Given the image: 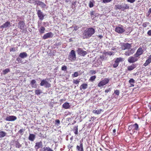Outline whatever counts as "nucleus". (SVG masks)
Listing matches in <instances>:
<instances>
[{"mask_svg":"<svg viewBox=\"0 0 151 151\" xmlns=\"http://www.w3.org/2000/svg\"><path fill=\"white\" fill-rule=\"evenodd\" d=\"M37 14L39 17V19L41 20H42L45 17V15L40 10H37Z\"/></svg>","mask_w":151,"mask_h":151,"instance_id":"0eeeda50","label":"nucleus"},{"mask_svg":"<svg viewBox=\"0 0 151 151\" xmlns=\"http://www.w3.org/2000/svg\"><path fill=\"white\" fill-rule=\"evenodd\" d=\"M79 82V81L78 80H73V82L74 83L76 84H78Z\"/></svg>","mask_w":151,"mask_h":151,"instance_id":"79ce46f5","label":"nucleus"},{"mask_svg":"<svg viewBox=\"0 0 151 151\" xmlns=\"http://www.w3.org/2000/svg\"><path fill=\"white\" fill-rule=\"evenodd\" d=\"M131 86H134V85L132 84H131Z\"/></svg>","mask_w":151,"mask_h":151,"instance_id":"774afa93","label":"nucleus"},{"mask_svg":"<svg viewBox=\"0 0 151 151\" xmlns=\"http://www.w3.org/2000/svg\"><path fill=\"white\" fill-rule=\"evenodd\" d=\"M95 29L92 27L88 28L84 31L82 34L83 39H88L91 37L95 33Z\"/></svg>","mask_w":151,"mask_h":151,"instance_id":"f257e3e1","label":"nucleus"},{"mask_svg":"<svg viewBox=\"0 0 151 151\" xmlns=\"http://www.w3.org/2000/svg\"><path fill=\"white\" fill-rule=\"evenodd\" d=\"M151 63V55H150L148 57V59L143 64V65L146 66Z\"/></svg>","mask_w":151,"mask_h":151,"instance_id":"aec40b11","label":"nucleus"},{"mask_svg":"<svg viewBox=\"0 0 151 151\" xmlns=\"http://www.w3.org/2000/svg\"><path fill=\"white\" fill-rule=\"evenodd\" d=\"M42 146V143L41 142H40L36 143L35 145V148L37 150L39 148L41 147Z\"/></svg>","mask_w":151,"mask_h":151,"instance_id":"412c9836","label":"nucleus"},{"mask_svg":"<svg viewBox=\"0 0 151 151\" xmlns=\"http://www.w3.org/2000/svg\"><path fill=\"white\" fill-rule=\"evenodd\" d=\"M127 1L129 2L133 3L135 1V0H127Z\"/></svg>","mask_w":151,"mask_h":151,"instance_id":"864d4df0","label":"nucleus"},{"mask_svg":"<svg viewBox=\"0 0 151 151\" xmlns=\"http://www.w3.org/2000/svg\"><path fill=\"white\" fill-rule=\"evenodd\" d=\"M41 86H44L45 88H49L50 86V84L48 83L46 79L42 80L40 83Z\"/></svg>","mask_w":151,"mask_h":151,"instance_id":"1a4fd4ad","label":"nucleus"},{"mask_svg":"<svg viewBox=\"0 0 151 151\" xmlns=\"http://www.w3.org/2000/svg\"><path fill=\"white\" fill-rule=\"evenodd\" d=\"M143 50L142 49L141 47H139L137 50V52L135 55L137 56L138 57H140L139 56L142 55L143 53Z\"/></svg>","mask_w":151,"mask_h":151,"instance_id":"ddd939ff","label":"nucleus"},{"mask_svg":"<svg viewBox=\"0 0 151 151\" xmlns=\"http://www.w3.org/2000/svg\"><path fill=\"white\" fill-rule=\"evenodd\" d=\"M114 93L117 95H119V90H116L115 91Z\"/></svg>","mask_w":151,"mask_h":151,"instance_id":"09e8293b","label":"nucleus"},{"mask_svg":"<svg viewBox=\"0 0 151 151\" xmlns=\"http://www.w3.org/2000/svg\"><path fill=\"white\" fill-rule=\"evenodd\" d=\"M129 83H134V80L133 79L131 78L129 81Z\"/></svg>","mask_w":151,"mask_h":151,"instance_id":"8fccbe9b","label":"nucleus"},{"mask_svg":"<svg viewBox=\"0 0 151 151\" xmlns=\"http://www.w3.org/2000/svg\"><path fill=\"white\" fill-rule=\"evenodd\" d=\"M67 69V67L65 66H63L61 68L62 70L64 71L66 70Z\"/></svg>","mask_w":151,"mask_h":151,"instance_id":"c03bdc74","label":"nucleus"},{"mask_svg":"<svg viewBox=\"0 0 151 151\" xmlns=\"http://www.w3.org/2000/svg\"><path fill=\"white\" fill-rule=\"evenodd\" d=\"M148 12L150 13H151V8L149 9L148 11Z\"/></svg>","mask_w":151,"mask_h":151,"instance_id":"e2e57ef3","label":"nucleus"},{"mask_svg":"<svg viewBox=\"0 0 151 151\" xmlns=\"http://www.w3.org/2000/svg\"><path fill=\"white\" fill-rule=\"evenodd\" d=\"M15 145L16 147L17 148H19L22 146L17 141L15 142Z\"/></svg>","mask_w":151,"mask_h":151,"instance_id":"473e14b6","label":"nucleus"},{"mask_svg":"<svg viewBox=\"0 0 151 151\" xmlns=\"http://www.w3.org/2000/svg\"><path fill=\"white\" fill-rule=\"evenodd\" d=\"M131 47L130 44L128 43H125L123 44L122 46V50H124L127 49H128Z\"/></svg>","mask_w":151,"mask_h":151,"instance_id":"2eb2a0df","label":"nucleus"},{"mask_svg":"<svg viewBox=\"0 0 151 151\" xmlns=\"http://www.w3.org/2000/svg\"><path fill=\"white\" fill-rule=\"evenodd\" d=\"M136 65L133 64L130 66H129L128 67L127 69L128 70L131 71L136 68Z\"/></svg>","mask_w":151,"mask_h":151,"instance_id":"4be33fe9","label":"nucleus"},{"mask_svg":"<svg viewBox=\"0 0 151 151\" xmlns=\"http://www.w3.org/2000/svg\"><path fill=\"white\" fill-rule=\"evenodd\" d=\"M76 149L78 151H84L83 145L81 142H80L79 145L77 146Z\"/></svg>","mask_w":151,"mask_h":151,"instance_id":"a211bd4d","label":"nucleus"},{"mask_svg":"<svg viewBox=\"0 0 151 151\" xmlns=\"http://www.w3.org/2000/svg\"><path fill=\"white\" fill-rule=\"evenodd\" d=\"M55 122L59 124L60 123V121L58 119H57L55 120Z\"/></svg>","mask_w":151,"mask_h":151,"instance_id":"bf43d9fd","label":"nucleus"},{"mask_svg":"<svg viewBox=\"0 0 151 151\" xmlns=\"http://www.w3.org/2000/svg\"><path fill=\"white\" fill-rule=\"evenodd\" d=\"M17 119L16 117L14 116H9L7 117L6 119V120L7 121H14L16 120Z\"/></svg>","mask_w":151,"mask_h":151,"instance_id":"f3484780","label":"nucleus"},{"mask_svg":"<svg viewBox=\"0 0 151 151\" xmlns=\"http://www.w3.org/2000/svg\"><path fill=\"white\" fill-rule=\"evenodd\" d=\"M88 85L86 83H83L82 84L80 87V89L81 90L82 89H85L87 88Z\"/></svg>","mask_w":151,"mask_h":151,"instance_id":"cd10ccee","label":"nucleus"},{"mask_svg":"<svg viewBox=\"0 0 151 151\" xmlns=\"http://www.w3.org/2000/svg\"><path fill=\"white\" fill-rule=\"evenodd\" d=\"M91 73L92 74H95L96 72L95 71L93 70L91 71Z\"/></svg>","mask_w":151,"mask_h":151,"instance_id":"13d9d810","label":"nucleus"},{"mask_svg":"<svg viewBox=\"0 0 151 151\" xmlns=\"http://www.w3.org/2000/svg\"><path fill=\"white\" fill-rule=\"evenodd\" d=\"M119 64L118 63H117L115 61L114 62V63L113 65V67L114 68H116L118 65Z\"/></svg>","mask_w":151,"mask_h":151,"instance_id":"49530a36","label":"nucleus"},{"mask_svg":"<svg viewBox=\"0 0 151 151\" xmlns=\"http://www.w3.org/2000/svg\"><path fill=\"white\" fill-rule=\"evenodd\" d=\"M10 51L14 52L15 51V49L14 48H11L10 49Z\"/></svg>","mask_w":151,"mask_h":151,"instance_id":"6e6d98bb","label":"nucleus"},{"mask_svg":"<svg viewBox=\"0 0 151 151\" xmlns=\"http://www.w3.org/2000/svg\"><path fill=\"white\" fill-rule=\"evenodd\" d=\"M147 34L149 36H151V30H149Z\"/></svg>","mask_w":151,"mask_h":151,"instance_id":"5fc2aeb1","label":"nucleus"},{"mask_svg":"<svg viewBox=\"0 0 151 151\" xmlns=\"http://www.w3.org/2000/svg\"><path fill=\"white\" fill-rule=\"evenodd\" d=\"M53 34L51 32H48L45 34L43 37L44 39H46L49 38H52L53 36Z\"/></svg>","mask_w":151,"mask_h":151,"instance_id":"4468645a","label":"nucleus"},{"mask_svg":"<svg viewBox=\"0 0 151 151\" xmlns=\"http://www.w3.org/2000/svg\"><path fill=\"white\" fill-rule=\"evenodd\" d=\"M96 77L95 76H91L90 77V80L91 81H94L96 78Z\"/></svg>","mask_w":151,"mask_h":151,"instance_id":"de8ad7c7","label":"nucleus"},{"mask_svg":"<svg viewBox=\"0 0 151 151\" xmlns=\"http://www.w3.org/2000/svg\"><path fill=\"white\" fill-rule=\"evenodd\" d=\"M109 79L108 78H105L104 80L100 81L98 84V86L101 87L108 83L109 81Z\"/></svg>","mask_w":151,"mask_h":151,"instance_id":"423d86ee","label":"nucleus"},{"mask_svg":"<svg viewBox=\"0 0 151 151\" xmlns=\"http://www.w3.org/2000/svg\"><path fill=\"white\" fill-rule=\"evenodd\" d=\"M149 24V22H145L143 23V24H142V26L144 27H145L147 26V25H148Z\"/></svg>","mask_w":151,"mask_h":151,"instance_id":"a19ab883","label":"nucleus"},{"mask_svg":"<svg viewBox=\"0 0 151 151\" xmlns=\"http://www.w3.org/2000/svg\"><path fill=\"white\" fill-rule=\"evenodd\" d=\"M76 51L78 54L81 56H84L87 54L86 51L83 50L81 48H78Z\"/></svg>","mask_w":151,"mask_h":151,"instance_id":"6e6552de","label":"nucleus"},{"mask_svg":"<svg viewBox=\"0 0 151 151\" xmlns=\"http://www.w3.org/2000/svg\"><path fill=\"white\" fill-rule=\"evenodd\" d=\"M113 132L114 133L116 132V130L115 129H114L113 130Z\"/></svg>","mask_w":151,"mask_h":151,"instance_id":"338daca9","label":"nucleus"},{"mask_svg":"<svg viewBox=\"0 0 151 151\" xmlns=\"http://www.w3.org/2000/svg\"><path fill=\"white\" fill-rule=\"evenodd\" d=\"M42 151H53V150L49 147H44L43 148Z\"/></svg>","mask_w":151,"mask_h":151,"instance_id":"c85d7f7f","label":"nucleus"},{"mask_svg":"<svg viewBox=\"0 0 151 151\" xmlns=\"http://www.w3.org/2000/svg\"><path fill=\"white\" fill-rule=\"evenodd\" d=\"M36 83V81L35 80H33L31 81L30 84L32 87L34 88H36L37 87Z\"/></svg>","mask_w":151,"mask_h":151,"instance_id":"a878e982","label":"nucleus"},{"mask_svg":"<svg viewBox=\"0 0 151 151\" xmlns=\"http://www.w3.org/2000/svg\"><path fill=\"white\" fill-rule=\"evenodd\" d=\"M62 106L64 108L67 109H69L70 108V106L69 105V103H68L66 102L63 104Z\"/></svg>","mask_w":151,"mask_h":151,"instance_id":"bb28decb","label":"nucleus"},{"mask_svg":"<svg viewBox=\"0 0 151 151\" xmlns=\"http://www.w3.org/2000/svg\"><path fill=\"white\" fill-rule=\"evenodd\" d=\"M35 138V135L33 134H30L28 139H29L31 141H33Z\"/></svg>","mask_w":151,"mask_h":151,"instance_id":"393cba45","label":"nucleus"},{"mask_svg":"<svg viewBox=\"0 0 151 151\" xmlns=\"http://www.w3.org/2000/svg\"><path fill=\"white\" fill-rule=\"evenodd\" d=\"M45 30V28L42 26H41L39 29L40 32L41 33H44Z\"/></svg>","mask_w":151,"mask_h":151,"instance_id":"2f4dec72","label":"nucleus"},{"mask_svg":"<svg viewBox=\"0 0 151 151\" xmlns=\"http://www.w3.org/2000/svg\"><path fill=\"white\" fill-rule=\"evenodd\" d=\"M89 6L90 8H92L93 6V3L91 1H90L89 4Z\"/></svg>","mask_w":151,"mask_h":151,"instance_id":"37998d69","label":"nucleus"},{"mask_svg":"<svg viewBox=\"0 0 151 151\" xmlns=\"http://www.w3.org/2000/svg\"><path fill=\"white\" fill-rule=\"evenodd\" d=\"M24 131V130L22 129H20L18 133L22 135L23 134V132Z\"/></svg>","mask_w":151,"mask_h":151,"instance_id":"ea45409f","label":"nucleus"},{"mask_svg":"<svg viewBox=\"0 0 151 151\" xmlns=\"http://www.w3.org/2000/svg\"><path fill=\"white\" fill-rule=\"evenodd\" d=\"M128 129L130 131H132L133 133L135 132V130H138V125L137 124L133 125H131L129 126Z\"/></svg>","mask_w":151,"mask_h":151,"instance_id":"7ed1b4c3","label":"nucleus"},{"mask_svg":"<svg viewBox=\"0 0 151 151\" xmlns=\"http://www.w3.org/2000/svg\"><path fill=\"white\" fill-rule=\"evenodd\" d=\"M74 132L76 134H78V127H75L73 129Z\"/></svg>","mask_w":151,"mask_h":151,"instance_id":"c9c22d12","label":"nucleus"},{"mask_svg":"<svg viewBox=\"0 0 151 151\" xmlns=\"http://www.w3.org/2000/svg\"><path fill=\"white\" fill-rule=\"evenodd\" d=\"M139 58L138 57L134 54V56L129 57L128 59V61L130 63H133L137 61Z\"/></svg>","mask_w":151,"mask_h":151,"instance_id":"39448f33","label":"nucleus"},{"mask_svg":"<svg viewBox=\"0 0 151 151\" xmlns=\"http://www.w3.org/2000/svg\"><path fill=\"white\" fill-rule=\"evenodd\" d=\"M99 37L100 38H101L102 37H103L101 35H99Z\"/></svg>","mask_w":151,"mask_h":151,"instance_id":"0e129e2a","label":"nucleus"},{"mask_svg":"<svg viewBox=\"0 0 151 151\" xmlns=\"http://www.w3.org/2000/svg\"><path fill=\"white\" fill-rule=\"evenodd\" d=\"M114 52H111V51H108L106 52V54L107 55H113L114 54Z\"/></svg>","mask_w":151,"mask_h":151,"instance_id":"58836bf2","label":"nucleus"},{"mask_svg":"<svg viewBox=\"0 0 151 151\" xmlns=\"http://www.w3.org/2000/svg\"><path fill=\"white\" fill-rule=\"evenodd\" d=\"M37 1L35 0H29L28 2L29 3L32 4L34 3V2H35L36 3Z\"/></svg>","mask_w":151,"mask_h":151,"instance_id":"3c124183","label":"nucleus"},{"mask_svg":"<svg viewBox=\"0 0 151 151\" xmlns=\"http://www.w3.org/2000/svg\"><path fill=\"white\" fill-rule=\"evenodd\" d=\"M25 24L23 21H20L18 24V27L23 32L24 30Z\"/></svg>","mask_w":151,"mask_h":151,"instance_id":"9d476101","label":"nucleus"},{"mask_svg":"<svg viewBox=\"0 0 151 151\" xmlns=\"http://www.w3.org/2000/svg\"><path fill=\"white\" fill-rule=\"evenodd\" d=\"M78 72H75L72 75L73 77H77L78 76Z\"/></svg>","mask_w":151,"mask_h":151,"instance_id":"e433bc0d","label":"nucleus"},{"mask_svg":"<svg viewBox=\"0 0 151 151\" xmlns=\"http://www.w3.org/2000/svg\"><path fill=\"white\" fill-rule=\"evenodd\" d=\"M10 71V70L9 69L7 68L4 70L2 71L3 73L5 75L8 72Z\"/></svg>","mask_w":151,"mask_h":151,"instance_id":"f704fd0d","label":"nucleus"},{"mask_svg":"<svg viewBox=\"0 0 151 151\" xmlns=\"http://www.w3.org/2000/svg\"><path fill=\"white\" fill-rule=\"evenodd\" d=\"M122 58H117L115 61L117 63H118L119 64V63L122 61Z\"/></svg>","mask_w":151,"mask_h":151,"instance_id":"4c0bfd02","label":"nucleus"},{"mask_svg":"<svg viewBox=\"0 0 151 151\" xmlns=\"http://www.w3.org/2000/svg\"><path fill=\"white\" fill-rule=\"evenodd\" d=\"M122 9L121 11H124L125 10L128 9L129 8V5L125 3H122L121 4Z\"/></svg>","mask_w":151,"mask_h":151,"instance_id":"dca6fc26","label":"nucleus"},{"mask_svg":"<svg viewBox=\"0 0 151 151\" xmlns=\"http://www.w3.org/2000/svg\"><path fill=\"white\" fill-rule=\"evenodd\" d=\"M35 94L38 95H40L41 93H42V91L40 89L37 90H35Z\"/></svg>","mask_w":151,"mask_h":151,"instance_id":"72a5a7b5","label":"nucleus"},{"mask_svg":"<svg viewBox=\"0 0 151 151\" xmlns=\"http://www.w3.org/2000/svg\"><path fill=\"white\" fill-rule=\"evenodd\" d=\"M6 134V133L5 132L2 131L0 132V138L3 137Z\"/></svg>","mask_w":151,"mask_h":151,"instance_id":"c756f323","label":"nucleus"},{"mask_svg":"<svg viewBox=\"0 0 151 151\" xmlns=\"http://www.w3.org/2000/svg\"><path fill=\"white\" fill-rule=\"evenodd\" d=\"M125 31L124 26L121 25H119L115 28V31L118 33L122 34Z\"/></svg>","mask_w":151,"mask_h":151,"instance_id":"20e7f679","label":"nucleus"},{"mask_svg":"<svg viewBox=\"0 0 151 151\" xmlns=\"http://www.w3.org/2000/svg\"><path fill=\"white\" fill-rule=\"evenodd\" d=\"M134 52V50L133 49L130 48L125 52L124 54L127 56H129L133 54Z\"/></svg>","mask_w":151,"mask_h":151,"instance_id":"9b49d317","label":"nucleus"},{"mask_svg":"<svg viewBox=\"0 0 151 151\" xmlns=\"http://www.w3.org/2000/svg\"><path fill=\"white\" fill-rule=\"evenodd\" d=\"M36 4L37 5L40 6L42 8H45L46 6V4L44 3L38 1H36Z\"/></svg>","mask_w":151,"mask_h":151,"instance_id":"6ab92c4d","label":"nucleus"},{"mask_svg":"<svg viewBox=\"0 0 151 151\" xmlns=\"http://www.w3.org/2000/svg\"><path fill=\"white\" fill-rule=\"evenodd\" d=\"M17 60L19 62L21 61L20 59L19 58H17Z\"/></svg>","mask_w":151,"mask_h":151,"instance_id":"052dcab7","label":"nucleus"},{"mask_svg":"<svg viewBox=\"0 0 151 151\" xmlns=\"http://www.w3.org/2000/svg\"><path fill=\"white\" fill-rule=\"evenodd\" d=\"M11 26L10 23L9 22H6L2 25L0 26V29L2 30L4 28H6L9 27Z\"/></svg>","mask_w":151,"mask_h":151,"instance_id":"f8f14e48","label":"nucleus"},{"mask_svg":"<svg viewBox=\"0 0 151 151\" xmlns=\"http://www.w3.org/2000/svg\"><path fill=\"white\" fill-rule=\"evenodd\" d=\"M115 8L116 9H122L121 4H119L115 5Z\"/></svg>","mask_w":151,"mask_h":151,"instance_id":"7c9ffc66","label":"nucleus"},{"mask_svg":"<svg viewBox=\"0 0 151 151\" xmlns=\"http://www.w3.org/2000/svg\"><path fill=\"white\" fill-rule=\"evenodd\" d=\"M98 15V14H97L95 13V14H94V15L93 16H94L95 17H96V16H97Z\"/></svg>","mask_w":151,"mask_h":151,"instance_id":"680f3d73","label":"nucleus"},{"mask_svg":"<svg viewBox=\"0 0 151 151\" xmlns=\"http://www.w3.org/2000/svg\"><path fill=\"white\" fill-rule=\"evenodd\" d=\"M27 54L25 52H23L20 53L19 56L22 58H24L27 57Z\"/></svg>","mask_w":151,"mask_h":151,"instance_id":"b1692460","label":"nucleus"},{"mask_svg":"<svg viewBox=\"0 0 151 151\" xmlns=\"http://www.w3.org/2000/svg\"><path fill=\"white\" fill-rule=\"evenodd\" d=\"M103 111L102 109H99L98 110H94L92 112L93 113L96 114H100L102 111Z\"/></svg>","mask_w":151,"mask_h":151,"instance_id":"5701e85b","label":"nucleus"},{"mask_svg":"<svg viewBox=\"0 0 151 151\" xmlns=\"http://www.w3.org/2000/svg\"><path fill=\"white\" fill-rule=\"evenodd\" d=\"M75 52L74 50H72L69 53L68 57V59L71 62L74 61L76 59Z\"/></svg>","mask_w":151,"mask_h":151,"instance_id":"f03ea898","label":"nucleus"},{"mask_svg":"<svg viewBox=\"0 0 151 151\" xmlns=\"http://www.w3.org/2000/svg\"><path fill=\"white\" fill-rule=\"evenodd\" d=\"M70 0H65L66 2H68Z\"/></svg>","mask_w":151,"mask_h":151,"instance_id":"69168bd1","label":"nucleus"},{"mask_svg":"<svg viewBox=\"0 0 151 151\" xmlns=\"http://www.w3.org/2000/svg\"><path fill=\"white\" fill-rule=\"evenodd\" d=\"M112 0H103V2L104 3H106L110 2Z\"/></svg>","mask_w":151,"mask_h":151,"instance_id":"a18cd8bd","label":"nucleus"},{"mask_svg":"<svg viewBox=\"0 0 151 151\" xmlns=\"http://www.w3.org/2000/svg\"><path fill=\"white\" fill-rule=\"evenodd\" d=\"M95 12L94 11H91L90 12V15L92 17H93L94 15L95 14Z\"/></svg>","mask_w":151,"mask_h":151,"instance_id":"603ef678","label":"nucleus"},{"mask_svg":"<svg viewBox=\"0 0 151 151\" xmlns=\"http://www.w3.org/2000/svg\"><path fill=\"white\" fill-rule=\"evenodd\" d=\"M111 91L110 88H109V89H106L105 90V92L106 93H108L109 92Z\"/></svg>","mask_w":151,"mask_h":151,"instance_id":"4d7b16f0","label":"nucleus"}]
</instances>
